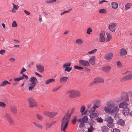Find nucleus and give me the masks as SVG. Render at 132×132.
I'll use <instances>...</instances> for the list:
<instances>
[{
	"mask_svg": "<svg viewBox=\"0 0 132 132\" xmlns=\"http://www.w3.org/2000/svg\"><path fill=\"white\" fill-rule=\"evenodd\" d=\"M61 87V86L59 87H58L55 88L53 89L52 91L53 92H55L56 91L58 90Z\"/></svg>",
	"mask_w": 132,
	"mask_h": 132,
	"instance_id": "obj_52",
	"label": "nucleus"
},
{
	"mask_svg": "<svg viewBox=\"0 0 132 132\" xmlns=\"http://www.w3.org/2000/svg\"><path fill=\"white\" fill-rule=\"evenodd\" d=\"M85 124L83 122H81L80 124V127H84Z\"/></svg>",
	"mask_w": 132,
	"mask_h": 132,
	"instance_id": "obj_60",
	"label": "nucleus"
},
{
	"mask_svg": "<svg viewBox=\"0 0 132 132\" xmlns=\"http://www.w3.org/2000/svg\"><path fill=\"white\" fill-rule=\"evenodd\" d=\"M97 49H95L90 51L88 52L87 54H93L97 52Z\"/></svg>",
	"mask_w": 132,
	"mask_h": 132,
	"instance_id": "obj_40",
	"label": "nucleus"
},
{
	"mask_svg": "<svg viewBox=\"0 0 132 132\" xmlns=\"http://www.w3.org/2000/svg\"><path fill=\"white\" fill-rule=\"evenodd\" d=\"M96 120L97 122H102L103 121V120L101 118H97Z\"/></svg>",
	"mask_w": 132,
	"mask_h": 132,
	"instance_id": "obj_49",
	"label": "nucleus"
},
{
	"mask_svg": "<svg viewBox=\"0 0 132 132\" xmlns=\"http://www.w3.org/2000/svg\"><path fill=\"white\" fill-rule=\"evenodd\" d=\"M82 121L84 123H87L88 122V118L87 116H84L82 119Z\"/></svg>",
	"mask_w": 132,
	"mask_h": 132,
	"instance_id": "obj_33",
	"label": "nucleus"
},
{
	"mask_svg": "<svg viewBox=\"0 0 132 132\" xmlns=\"http://www.w3.org/2000/svg\"><path fill=\"white\" fill-rule=\"evenodd\" d=\"M24 12L27 15H29L30 14V13L28 11L26 10L24 11Z\"/></svg>",
	"mask_w": 132,
	"mask_h": 132,
	"instance_id": "obj_61",
	"label": "nucleus"
},
{
	"mask_svg": "<svg viewBox=\"0 0 132 132\" xmlns=\"http://www.w3.org/2000/svg\"><path fill=\"white\" fill-rule=\"evenodd\" d=\"M130 110L127 107L123 109V114L125 116L129 114Z\"/></svg>",
	"mask_w": 132,
	"mask_h": 132,
	"instance_id": "obj_26",
	"label": "nucleus"
},
{
	"mask_svg": "<svg viewBox=\"0 0 132 132\" xmlns=\"http://www.w3.org/2000/svg\"><path fill=\"white\" fill-rule=\"evenodd\" d=\"M101 130L103 132H108L109 128L106 126L103 125L101 127Z\"/></svg>",
	"mask_w": 132,
	"mask_h": 132,
	"instance_id": "obj_25",
	"label": "nucleus"
},
{
	"mask_svg": "<svg viewBox=\"0 0 132 132\" xmlns=\"http://www.w3.org/2000/svg\"><path fill=\"white\" fill-rule=\"evenodd\" d=\"M5 106L6 105L4 103L0 102V107L4 108Z\"/></svg>",
	"mask_w": 132,
	"mask_h": 132,
	"instance_id": "obj_51",
	"label": "nucleus"
},
{
	"mask_svg": "<svg viewBox=\"0 0 132 132\" xmlns=\"http://www.w3.org/2000/svg\"><path fill=\"white\" fill-rule=\"evenodd\" d=\"M89 116L91 119L93 120L97 118L98 116V115L96 113H92L89 114Z\"/></svg>",
	"mask_w": 132,
	"mask_h": 132,
	"instance_id": "obj_20",
	"label": "nucleus"
},
{
	"mask_svg": "<svg viewBox=\"0 0 132 132\" xmlns=\"http://www.w3.org/2000/svg\"><path fill=\"white\" fill-rule=\"evenodd\" d=\"M36 116L37 118L40 120H42L43 119V117L39 114H36Z\"/></svg>",
	"mask_w": 132,
	"mask_h": 132,
	"instance_id": "obj_46",
	"label": "nucleus"
},
{
	"mask_svg": "<svg viewBox=\"0 0 132 132\" xmlns=\"http://www.w3.org/2000/svg\"><path fill=\"white\" fill-rule=\"evenodd\" d=\"M118 125L123 126L125 124V121L124 120L122 119H119L117 122Z\"/></svg>",
	"mask_w": 132,
	"mask_h": 132,
	"instance_id": "obj_32",
	"label": "nucleus"
},
{
	"mask_svg": "<svg viewBox=\"0 0 132 132\" xmlns=\"http://www.w3.org/2000/svg\"><path fill=\"white\" fill-rule=\"evenodd\" d=\"M30 82L28 86V89L29 90H34L38 83V80L35 77H32L30 78Z\"/></svg>",
	"mask_w": 132,
	"mask_h": 132,
	"instance_id": "obj_3",
	"label": "nucleus"
},
{
	"mask_svg": "<svg viewBox=\"0 0 132 132\" xmlns=\"http://www.w3.org/2000/svg\"><path fill=\"white\" fill-rule=\"evenodd\" d=\"M10 84L11 83L8 82L7 80H5L3 81L2 83L0 84V87H3L5 86L7 84Z\"/></svg>",
	"mask_w": 132,
	"mask_h": 132,
	"instance_id": "obj_30",
	"label": "nucleus"
},
{
	"mask_svg": "<svg viewBox=\"0 0 132 132\" xmlns=\"http://www.w3.org/2000/svg\"><path fill=\"white\" fill-rule=\"evenodd\" d=\"M26 71V69L24 68H23L21 70L20 72L21 74H22L23 73Z\"/></svg>",
	"mask_w": 132,
	"mask_h": 132,
	"instance_id": "obj_57",
	"label": "nucleus"
},
{
	"mask_svg": "<svg viewBox=\"0 0 132 132\" xmlns=\"http://www.w3.org/2000/svg\"><path fill=\"white\" fill-rule=\"evenodd\" d=\"M12 113L14 114H16L17 112V110L15 107H12L10 109Z\"/></svg>",
	"mask_w": 132,
	"mask_h": 132,
	"instance_id": "obj_35",
	"label": "nucleus"
},
{
	"mask_svg": "<svg viewBox=\"0 0 132 132\" xmlns=\"http://www.w3.org/2000/svg\"><path fill=\"white\" fill-rule=\"evenodd\" d=\"M92 31V29L89 28L88 29L87 31V33L88 34H90V32Z\"/></svg>",
	"mask_w": 132,
	"mask_h": 132,
	"instance_id": "obj_56",
	"label": "nucleus"
},
{
	"mask_svg": "<svg viewBox=\"0 0 132 132\" xmlns=\"http://www.w3.org/2000/svg\"><path fill=\"white\" fill-rule=\"evenodd\" d=\"M56 122L55 121H53L51 122V124L49 125V127H51Z\"/></svg>",
	"mask_w": 132,
	"mask_h": 132,
	"instance_id": "obj_58",
	"label": "nucleus"
},
{
	"mask_svg": "<svg viewBox=\"0 0 132 132\" xmlns=\"http://www.w3.org/2000/svg\"><path fill=\"white\" fill-rule=\"evenodd\" d=\"M33 123L34 125L39 128L42 129L43 127L41 125L38 124L35 122H33Z\"/></svg>",
	"mask_w": 132,
	"mask_h": 132,
	"instance_id": "obj_38",
	"label": "nucleus"
},
{
	"mask_svg": "<svg viewBox=\"0 0 132 132\" xmlns=\"http://www.w3.org/2000/svg\"><path fill=\"white\" fill-rule=\"evenodd\" d=\"M12 5L13 6V7L11 10L12 12L13 13H15L16 12L15 10H17L19 8V6L18 5H15L13 3H12Z\"/></svg>",
	"mask_w": 132,
	"mask_h": 132,
	"instance_id": "obj_27",
	"label": "nucleus"
},
{
	"mask_svg": "<svg viewBox=\"0 0 132 132\" xmlns=\"http://www.w3.org/2000/svg\"><path fill=\"white\" fill-rule=\"evenodd\" d=\"M113 56V54L112 53H110L106 54L104 57L107 60L110 61L112 59Z\"/></svg>",
	"mask_w": 132,
	"mask_h": 132,
	"instance_id": "obj_18",
	"label": "nucleus"
},
{
	"mask_svg": "<svg viewBox=\"0 0 132 132\" xmlns=\"http://www.w3.org/2000/svg\"><path fill=\"white\" fill-rule=\"evenodd\" d=\"M103 82L104 80L103 79L99 77H97L94 79L93 82H92L90 83V86L93 85V83L96 84L98 83H101Z\"/></svg>",
	"mask_w": 132,
	"mask_h": 132,
	"instance_id": "obj_13",
	"label": "nucleus"
},
{
	"mask_svg": "<svg viewBox=\"0 0 132 132\" xmlns=\"http://www.w3.org/2000/svg\"><path fill=\"white\" fill-rule=\"evenodd\" d=\"M122 95H121V96L120 97L117 98L116 99V101L117 102H119L121 101H122Z\"/></svg>",
	"mask_w": 132,
	"mask_h": 132,
	"instance_id": "obj_45",
	"label": "nucleus"
},
{
	"mask_svg": "<svg viewBox=\"0 0 132 132\" xmlns=\"http://www.w3.org/2000/svg\"><path fill=\"white\" fill-rule=\"evenodd\" d=\"M112 132H120V131L119 129H115L113 130Z\"/></svg>",
	"mask_w": 132,
	"mask_h": 132,
	"instance_id": "obj_62",
	"label": "nucleus"
},
{
	"mask_svg": "<svg viewBox=\"0 0 132 132\" xmlns=\"http://www.w3.org/2000/svg\"><path fill=\"white\" fill-rule=\"evenodd\" d=\"M71 64L70 63H66L63 65V67L64 68L70 67Z\"/></svg>",
	"mask_w": 132,
	"mask_h": 132,
	"instance_id": "obj_39",
	"label": "nucleus"
},
{
	"mask_svg": "<svg viewBox=\"0 0 132 132\" xmlns=\"http://www.w3.org/2000/svg\"><path fill=\"white\" fill-rule=\"evenodd\" d=\"M68 78V77H60L59 80L60 82V83H61L63 82H65L67 81Z\"/></svg>",
	"mask_w": 132,
	"mask_h": 132,
	"instance_id": "obj_23",
	"label": "nucleus"
},
{
	"mask_svg": "<svg viewBox=\"0 0 132 132\" xmlns=\"http://www.w3.org/2000/svg\"><path fill=\"white\" fill-rule=\"evenodd\" d=\"M131 79H132V73L123 77L121 79V82H123Z\"/></svg>",
	"mask_w": 132,
	"mask_h": 132,
	"instance_id": "obj_8",
	"label": "nucleus"
},
{
	"mask_svg": "<svg viewBox=\"0 0 132 132\" xmlns=\"http://www.w3.org/2000/svg\"><path fill=\"white\" fill-rule=\"evenodd\" d=\"M105 120L108 122L107 126L109 128H112L114 127V124L113 123V119L111 116L106 117Z\"/></svg>",
	"mask_w": 132,
	"mask_h": 132,
	"instance_id": "obj_4",
	"label": "nucleus"
},
{
	"mask_svg": "<svg viewBox=\"0 0 132 132\" xmlns=\"http://www.w3.org/2000/svg\"><path fill=\"white\" fill-rule=\"evenodd\" d=\"M106 106H105L104 110L106 113L111 115L116 114L119 111L118 107L114 106L115 105L114 101L113 100H110L107 101L106 103Z\"/></svg>",
	"mask_w": 132,
	"mask_h": 132,
	"instance_id": "obj_1",
	"label": "nucleus"
},
{
	"mask_svg": "<svg viewBox=\"0 0 132 132\" xmlns=\"http://www.w3.org/2000/svg\"><path fill=\"white\" fill-rule=\"evenodd\" d=\"M112 8L114 9H116L117 8L118 4L116 2H112L111 4Z\"/></svg>",
	"mask_w": 132,
	"mask_h": 132,
	"instance_id": "obj_34",
	"label": "nucleus"
},
{
	"mask_svg": "<svg viewBox=\"0 0 132 132\" xmlns=\"http://www.w3.org/2000/svg\"><path fill=\"white\" fill-rule=\"evenodd\" d=\"M72 10V9H70L68 10L67 11H64L63 12L61 13L60 14V15H64V14H65L66 13L69 12H70V11H71Z\"/></svg>",
	"mask_w": 132,
	"mask_h": 132,
	"instance_id": "obj_44",
	"label": "nucleus"
},
{
	"mask_svg": "<svg viewBox=\"0 0 132 132\" xmlns=\"http://www.w3.org/2000/svg\"><path fill=\"white\" fill-rule=\"evenodd\" d=\"M12 26L13 27H16L17 26V25L16 22L15 21H14L12 24Z\"/></svg>",
	"mask_w": 132,
	"mask_h": 132,
	"instance_id": "obj_53",
	"label": "nucleus"
},
{
	"mask_svg": "<svg viewBox=\"0 0 132 132\" xmlns=\"http://www.w3.org/2000/svg\"><path fill=\"white\" fill-rule=\"evenodd\" d=\"M74 67L75 69L78 70H83L84 69L83 67H79L77 65L74 66Z\"/></svg>",
	"mask_w": 132,
	"mask_h": 132,
	"instance_id": "obj_43",
	"label": "nucleus"
},
{
	"mask_svg": "<svg viewBox=\"0 0 132 132\" xmlns=\"http://www.w3.org/2000/svg\"><path fill=\"white\" fill-rule=\"evenodd\" d=\"M29 106L31 108H36L37 106V104L35 101L33 99H31L29 101Z\"/></svg>",
	"mask_w": 132,
	"mask_h": 132,
	"instance_id": "obj_6",
	"label": "nucleus"
},
{
	"mask_svg": "<svg viewBox=\"0 0 132 132\" xmlns=\"http://www.w3.org/2000/svg\"><path fill=\"white\" fill-rule=\"evenodd\" d=\"M132 4H131L127 3L126 4L125 6V9L127 10H128L130 8Z\"/></svg>",
	"mask_w": 132,
	"mask_h": 132,
	"instance_id": "obj_37",
	"label": "nucleus"
},
{
	"mask_svg": "<svg viewBox=\"0 0 132 132\" xmlns=\"http://www.w3.org/2000/svg\"><path fill=\"white\" fill-rule=\"evenodd\" d=\"M56 2V0H47L45 1V3L47 4H51Z\"/></svg>",
	"mask_w": 132,
	"mask_h": 132,
	"instance_id": "obj_42",
	"label": "nucleus"
},
{
	"mask_svg": "<svg viewBox=\"0 0 132 132\" xmlns=\"http://www.w3.org/2000/svg\"><path fill=\"white\" fill-rule=\"evenodd\" d=\"M36 68L37 70L40 72H43L44 70V66L40 64L36 65Z\"/></svg>",
	"mask_w": 132,
	"mask_h": 132,
	"instance_id": "obj_17",
	"label": "nucleus"
},
{
	"mask_svg": "<svg viewBox=\"0 0 132 132\" xmlns=\"http://www.w3.org/2000/svg\"><path fill=\"white\" fill-rule=\"evenodd\" d=\"M5 116L7 118L9 122L11 125L13 124L14 121L11 117L8 114L6 113L5 114Z\"/></svg>",
	"mask_w": 132,
	"mask_h": 132,
	"instance_id": "obj_15",
	"label": "nucleus"
},
{
	"mask_svg": "<svg viewBox=\"0 0 132 132\" xmlns=\"http://www.w3.org/2000/svg\"><path fill=\"white\" fill-rule=\"evenodd\" d=\"M71 70V67H69L65 68L64 69V70L66 71H67L68 72H69Z\"/></svg>",
	"mask_w": 132,
	"mask_h": 132,
	"instance_id": "obj_48",
	"label": "nucleus"
},
{
	"mask_svg": "<svg viewBox=\"0 0 132 132\" xmlns=\"http://www.w3.org/2000/svg\"><path fill=\"white\" fill-rule=\"evenodd\" d=\"M111 69V67L109 66L103 67L102 68V70L105 72L110 71Z\"/></svg>",
	"mask_w": 132,
	"mask_h": 132,
	"instance_id": "obj_31",
	"label": "nucleus"
},
{
	"mask_svg": "<svg viewBox=\"0 0 132 132\" xmlns=\"http://www.w3.org/2000/svg\"><path fill=\"white\" fill-rule=\"evenodd\" d=\"M75 43L78 45H81L83 43L82 39L80 38H77L75 41Z\"/></svg>",
	"mask_w": 132,
	"mask_h": 132,
	"instance_id": "obj_28",
	"label": "nucleus"
},
{
	"mask_svg": "<svg viewBox=\"0 0 132 132\" xmlns=\"http://www.w3.org/2000/svg\"><path fill=\"white\" fill-rule=\"evenodd\" d=\"M23 79L27 80L28 79V78L27 75L23 74L22 76H21L18 78H14L13 80L14 81H16L22 80Z\"/></svg>",
	"mask_w": 132,
	"mask_h": 132,
	"instance_id": "obj_11",
	"label": "nucleus"
},
{
	"mask_svg": "<svg viewBox=\"0 0 132 132\" xmlns=\"http://www.w3.org/2000/svg\"><path fill=\"white\" fill-rule=\"evenodd\" d=\"M109 28L110 30L112 32H114L117 29V25L111 23L109 25Z\"/></svg>",
	"mask_w": 132,
	"mask_h": 132,
	"instance_id": "obj_12",
	"label": "nucleus"
},
{
	"mask_svg": "<svg viewBox=\"0 0 132 132\" xmlns=\"http://www.w3.org/2000/svg\"><path fill=\"white\" fill-rule=\"evenodd\" d=\"M80 95L81 93L79 91L76 90H73L70 92L69 97L70 98L80 96Z\"/></svg>",
	"mask_w": 132,
	"mask_h": 132,
	"instance_id": "obj_5",
	"label": "nucleus"
},
{
	"mask_svg": "<svg viewBox=\"0 0 132 132\" xmlns=\"http://www.w3.org/2000/svg\"><path fill=\"white\" fill-rule=\"evenodd\" d=\"M75 110L74 109H72L71 110H68L63 118L61 123V130L64 132L66 131V129L67 128L69 122L71 115Z\"/></svg>",
	"mask_w": 132,
	"mask_h": 132,
	"instance_id": "obj_2",
	"label": "nucleus"
},
{
	"mask_svg": "<svg viewBox=\"0 0 132 132\" xmlns=\"http://www.w3.org/2000/svg\"><path fill=\"white\" fill-rule=\"evenodd\" d=\"M90 106L91 105L90 104L88 105L87 110L89 112L91 113L95 112L96 109L99 107L97 105H94L92 108H91L89 110V109L90 108Z\"/></svg>",
	"mask_w": 132,
	"mask_h": 132,
	"instance_id": "obj_10",
	"label": "nucleus"
},
{
	"mask_svg": "<svg viewBox=\"0 0 132 132\" xmlns=\"http://www.w3.org/2000/svg\"><path fill=\"white\" fill-rule=\"evenodd\" d=\"M55 80L53 78L49 79L47 80L46 82L45 83L46 85H48L51 83H54L55 82Z\"/></svg>",
	"mask_w": 132,
	"mask_h": 132,
	"instance_id": "obj_24",
	"label": "nucleus"
},
{
	"mask_svg": "<svg viewBox=\"0 0 132 132\" xmlns=\"http://www.w3.org/2000/svg\"><path fill=\"white\" fill-rule=\"evenodd\" d=\"M78 62L83 66L88 67L90 66L89 62L85 60H79Z\"/></svg>",
	"mask_w": 132,
	"mask_h": 132,
	"instance_id": "obj_9",
	"label": "nucleus"
},
{
	"mask_svg": "<svg viewBox=\"0 0 132 132\" xmlns=\"http://www.w3.org/2000/svg\"><path fill=\"white\" fill-rule=\"evenodd\" d=\"M105 33L104 32L102 31L100 34L99 40L100 42L102 43L105 41Z\"/></svg>",
	"mask_w": 132,
	"mask_h": 132,
	"instance_id": "obj_7",
	"label": "nucleus"
},
{
	"mask_svg": "<svg viewBox=\"0 0 132 132\" xmlns=\"http://www.w3.org/2000/svg\"><path fill=\"white\" fill-rule=\"evenodd\" d=\"M99 12L101 13L105 14L106 12V10L104 9H100L99 11Z\"/></svg>",
	"mask_w": 132,
	"mask_h": 132,
	"instance_id": "obj_41",
	"label": "nucleus"
},
{
	"mask_svg": "<svg viewBox=\"0 0 132 132\" xmlns=\"http://www.w3.org/2000/svg\"><path fill=\"white\" fill-rule=\"evenodd\" d=\"M129 104L128 103L125 102H123L119 104V108H122L123 109L128 107Z\"/></svg>",
	"mask_w": 132,
	"mask_h": 132,
	"instance_id": "obj_16",
	"label": "nucleus"
},
{
	"mask_svg": "<svg viewBox=\"0 0 132 132\" xmlns=\"http://www.w3.org/2000/svg\"><path fill=\"white\" fill-rule=\"evenodd\" d=\"M107 37V39L106 40V42H109L112 38V36L111 34L108 32L106 33Z\"/></svg>",
	"mask_w": 132,
	"mask_h": 132,
	"instance_id": "obj_36",
	"label": "nucleus"
},
{
	"mask_svg": "<svg viewBox=\"0 0 132 132\" xmlns=\"http://www.w3.org/2000/svg\"><path fill=\"white\" fill-rule=\"evenodd\" d=\"M106 2V1L105 0L102 1H100V2L99 3V4H102L103 3L105 2Z\"/></svg>",
	"mask_w": 132,
	"mask_h": 132,
	"instance_id": "obj_64",
	"label": "nucleus"
},
{
	"mask_svg": "<svg viewBox=\"0 0 132 132\" xmlns=\"http://www.w3.org/2000/svg\"><path fill=\"white\" fill-rule=\"evenodd\" d=\"M77 120V117L76 116L74 117L73 119L72 120V122L73 124L75 123L76 122Z\"/></svg>",
	"mask_w": 132,
	"mask_h": 132,
	"instance_id": "obj_50",
	"label": "nucleus"
},
{
	"mask_svg": "<svg viewBox=\"0 0 132 132\" xmlns=\"http://www.w3.org/2000/svg\"><path fill=\"white\" fill-rule=\"evenodd\" d=\"M120 56L123 58H125L127 54L126 50L124 48H122L120 51Z\"/></svg>",
	"mask_w": 132,
	"mask_h": 132,
	"instance_id": "obj_14",
	"label": "nucleus"
},
{
	"mask_svg": "<svg viewBox=\"0 0 132 132\" xmlns=\"http://www.w3.org/2000/svg\"><path fill=\"white\" fill-rule=\"evenodd\" d=\"M15 60V58L13 57H11L9 59V60L10 61L14 62Z\"/></svg>",
	"mask_w": 132,
	"mask_h": 132,
	"instance_id": "obj_59",
	"label": "nucleus"
},
{
	"mask_svg": "<svg viewBox=\"0 0 132 132\" xmlns=\"http://www.w3.org/2000/svg\"><path fill=\"white\" fill-rule=\"evenodd\" d=\"M57 114V112H47L46 115L49 117H53Z\"/></svg>",
	"mask_w": 132,
	"mask_h": 132,
	"instance_id": "obj_22",
	"label": "nucleus"
},
{
	"mask_svg": "<svg viewBox=\"0 0 132 132\" xmlns=\"http://www.w3.org/2000/svg\"><path fill=\"white\" fill-rule=\"evenodd\" d=\"M5 52V51L4 50H1L0 51V54L1 55H4Z\"/></svg>",
	"mask_w": 132,
	"mask_h": 132,
	"instance_id": "obj_55",
	"label": "nucleus"
},
{
	"mask_svg": "<svg viewBox=\"0 0 132 132\" xmlns=\"http://www.w3.org/2000/svg\"><path fill=\"white\" fill-rule=\"evenodd\" d=\"M35 73L36 75H37L38 77H42V75H41L39 74V73H38L37 72H35Z\"/></svg>",
	"mask_w": 132,
	"mask_h": 132,
	"instance_id": "obj_63",
	"label": "nucleus"
},
{
	"mask_svg": "<svg viewBox=\"0 0 132 132\" xmlns=\"http://www.w3.org/2000/svg\"><path fill=\"white\" fill-rule=\"evenodd\" d=\"M117 65L118 67H120L122 65L120 61H118L117 62Z\"/></svg>",
	"mask_w": 132,
	"mask_h": 132,
	"instance_id": "obj_54",
	"label": "nucleus"
},
{
	"mask_svg": "<svg viewBox=\"0 0 132 132\" xmlns=\"http://www.w3.org/2000/svg\"><path fill=\"white\" fill-rule=\"evenodd\" d=\"M94 128L91 126L89 127L88 129V132H92V131L93 130Z\"/></svg>",
	"mask_w": 132,
	"mask_h": 132,
	"instance_id": "obj_47",
	"label": "nucleus"
},
{
	"mask_svg": "<svg viewBox=\"0 0 132 132\" xmlns=\"http://www.w3.org/2000/svg\"><path fill=\"white\" fill-rule=\"evenodd\" d=\"M85 109L86 107L84 106H82L81 107L80 109V112L82 113L81 114V115H85L86 114V112H84L85 110Z\"/></svg>",
	"mask_w": 132,
	"mask_h": 132,
	"instance_id": "obj_29",
	"label": "nucleus"
},
{
	"mask_svg": "<svg viewBox=\"0 0 132 132\" xmlns=\"http://www.w3.org/2000/svg\"><path fill=\"white\" fill-rule=\"evenodd\" d=\"M122 100L124 101V102H127L129 101L128 98V95L127 93H124L122 95Z\"/></svg>",
	"mask_w": 132,
	"mask_h": 132,
	"instance_id": "obj_19",
	"label": "nucleus"
},
{
	"mask_svg": "<svg viewBox=\"0 0 132 132\" xmlns=\"http://www.w3.org/2000/svg\"><path fill=\"white\" fill-rule=\"evenodd\" d=\"M95 56H93L91 57L89 59V62L92 65H94L95 64Z\"/></svg>",
	"mask_w": 132,
	"mask_h": 132,
	"instance_id": "obj_21",
	"label": "nucleus"
}]
</instances>
